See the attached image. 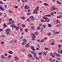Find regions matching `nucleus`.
I'll return each mask as SVG.
<instances>
[{
	"label": "nucleus",
	"mask_w": 62,
	"mask_h": 62,
	"mask_svg": "<svg viewBox=\"0 0 62 62\" xmlns=\"http://www.w3.org/2000/svg\"><path fill=\"white\" fill-rule=\"evenodd\" d=\"M20 29V30L21 32H23V29L22 28H21Z\"/></svg>",
	"instance_id": "c03bdc74"
},
{
	"label": "nucleus",
	"mask_w": 62,
	"mask_h": 62,
	"mask_svg": "<svg viewBox=\"0 0 62 62\" xmlns=\"http://www.w3.org/2000/svg\"><path fill=\"white\" fill-rule=\"evenodd\" d=\"M25 25L24 24H23L22 25V27H25Z\"/></svg>",
	"instance_id": "3c124183"
},
{
	"label": "nucleus",
	"mask_w": 62,
	"mask_h": 62,
	"mask_svg": "<svg viewBox=\"0 0 62 62\" xmlns=\"http://www.w3.org/2000/svg\"><path fill=\"white\" fill-rule=\"evenodd\" d=\"M51 9H52V10H55L56 9V8L52 7L51 8Z\"/></svg>",
	"instance_id": "ddd939ff"
},
{
	"label": "nucleus",
	"mask_w": 62,
	"mask_h": 62,
	"mask_svg": "<svg viewBox=\"0 0 62 62\" xmlns=\"http://www.w3.org/2000/svg\"><path fill=\"white\" fill-rule=\"evenodd\" d=\"M27 8V6H25L24 7L25 9H26Z\"/></svg>",
	"instance_id": "c9c22d12"
},
{
	"label": "nucleus",
	"mask_w": 62,
	"mask_h": 62,
	"mask_svg": "<svg viewBox=\"0 0 62 62\" xmlns=\"http://www.w3.org/2000/svg\"><path fill=\"white\" fill-rule=\"evenodd\" d=\"M43 53V54H44V55H46V53L45 52H44Z\"/></svg>",
	"instance_id": "a19ab883"
},
{
	"label": "nucleus",
	"mask_w": 62,
	"mask_h": 62,
	"mask_svg": "<svg viewBox=\"0 0 62 62\" xmlns=\"http://www.w3.org/2000/svg\"><path fill=\"white\" fill-rule=\"evenodd\" d=\"M30 46L29 44H27L25 45V48H28V47H29V46Z\"/></svg>",
	"instance_id": "7ed1b4c3"
},
{
	"label": "nucleus",
	"mask_w": 62,
	"mask_h": 62,
	"mask_svg": "<svg viewBox=\"0 0 62 62\" xmlns=\"http://www.w3.org/2000/svg\"><path fill=\"white\" fill-rule=\"evenodd\" d=\"M31 59L32 60H35V59L34 58H31Z\"/></svg>",
	"instance_id": "774afa93"
},
{
	"label": "nucleus",
	"mask_w": 62,
	"mask_h": 62,
	"mask_svg": "<svg viewBox=\"0 0 62 62\" xmlns=\"http://www.w3.org/2000/svg\"><path fill=\"white\" fill-rule=\"evenodd\" d=\"M37 29L38 30H39L40 29V27H38L37 28Z\"/></svg>",
	"instance_id": "473e14b6"
},
{
	"label": "nucleus",
	"mask_w": 62,
	"mask_h": 62,
	"mask_svg": "<svg viewBox=\"0 0 62 62\" xmlns=\"http://www.w3.org/2000/svg\"><path fill=\"white\" fill-rule=\"evenodd\" d=\"M15 26H16L14 24H13L11 25V27H15Z\"/></svg>",
	"instance_id": "a211bd4d"
},
{
	"label": "nucleus",
	"mask_w": 62,
	"mask_h": 62,
	"mask_svg": "<svg viewBox=\"0 0 62 62\" xmlns=\"http://www.w3.org/2000/svg\"><path fill=\"white\" fill-rule=\"evenodd\" d=\"M11 56L10 55H9L8 56V58H11Z\"/></svg>",
	"instance_id": "58836bf2"
},
{
	"label": "nucleus",
	"mask_w": 62,
	"mask_h": 62,
	"mask_svg": "<svg viewBox=\"0 0 62 62\" xmlns=\"http://www.w3.org/2000/svg\"><path fill=\"white\" fill-rule=\"evenodd\" d=\"M18 8V7L17 6H16V7H15V8Z\"/></svg>",
	"instance_id": "69168bd1"
},
{
	"label": "nucleus",
	"mask_w": 62,
	"mask_h": 62,
	"mask_svg": "<svg viewBox=\"0 0 62 62\" xmlns=\"http://www.w3.org/2000/svg\"><path fill=\"white\" fill-rule=\"evenodd\" d=\"M9 54H13V52L11 51H9L8 52Z\"/></svg>",
	"instance_id": "4be33fe9"
},
{
	"label": "nucleus",
	"mask_w": 62,
	"mask_h": 62,
	"mask_svg": "<svg viewBox=\"0 0 62 62\" xmlns=\"http://www.w3.org/2000/svg\"><path fill=\"white\" fill-rule=\"evenodd\" d=\"M30 52H31V53H32V54H34L35 53V52H33V51H30Z\"/></svg>",
	"instance_id": "72a5a7b5"
},
{
	"label": "nucleus",
	"mask_w": 62,
	"mask_h": 62,
	"mask_svg": "<svg viewBox=\"0 0 62 62\" xmlns=\"http://www.w3.org/2000/svg\"><path fill=\"white\" fill-rule=\"evenodd\" d=\"M1 58H5V57H4V56H3V55H1Z\"/></svg>",
	"instance_id": "cd10ccee"
},
{
	"label": "nucleus",
	"mask_w": 62,
	"mask_h": 62,
	"mask_svg": "<svg viewBox=\"0 0 62 62\" xmlns=\"http://www.w3.org/2000/svg\"><path fill=\"white\" fill-rule=\"evenodd\" d=\"M14 58L15 59H18V58L16 56Z\"/></svg>",
	"instance_id": "8fccbe9b"
},
{
	"label": "nucleus",
	"mask_w": 62,
	"mask_h": 62,
	"mask_svg": "<svg viewBox=\"0 0 62 62\" xmlns=\"http://www.w3.org/2000/svg\"><path fill=\"white\" fill-rule=\"evenodd\" d=\"M28 56L29 57H32V55H31L30 54H29L28 55Z\"/></svg>",
	"instance_id": "f3484780"
},
{
	"label": "nucleus",
	"mask_w": 62,
	"mask_h": 62,
	"mask_svg": "<svg viewBox=\"0 0 62 62\" xmlns=\"http://www.w3.org/2000/svg\"><path fill=\"white\" fill-rule=\"evenodd\" d=\"M49 60H50V61H51V62H52V59L51 58H50L49 59Z\"/></svg>",
	"instance_id": "603ef678"
},
{
	"label": "nucleus",
	"mask_w": 62,
	"mask_h": 62,
	"mask_svg": "<svg viewBox=\"0 0 62 62\" xmlns=\"http://www.w3.org/2000/svg\"><path fill=\"white\" fill-rule=\"evenodd\" d=\"M42 24H40L39 25V26H40V27H41V26H42Z\"/></svg>",
	"instance_id": "ea45409f"
},
{
	"label": "nucleus",
	"mask_w": 62,
	"mask_h": 62,
	"mask_svg": "<svg viewBox=\"0 0 62 62\" xmlns=\"http://www.w3.org/2000/svg\"><path fill=\"white\" fill-rule=\"evenodd\" d=\"M15 28L16 30H19V27H17L16 26H15Z\"/></svg>",
	"instance_id": "aec40b11"
},
{
	"label": "nucleus",
	"mask_w": 62,
	"mask_h": 62,
	"mask_svg": "<svg viewBox=\"0 0 62 62\" xmlns=\"http://www.w3.org/2000/svg\"><path fill=\"white\" fill-rule=\"evenodd\" d=\"M44 4L45 6H49V5L48 4V3H45Z\"/></svg>",
	"instance_id": "2eb2a0df"
},
{
	"label": "nucleus",
	"mask_w": 62,
	"mask_h": 62,
	"mask_svg": "<svg viewBox=\"0 0 62 62\" xmlns=\"http://www.w3.org/2000/svg\"><path fill=\"white\" fill-rule=\"evenodd\" d=\"M28 12H30V9H28Z\"/></svg>",
	"instance_id": "0e129e2a"
},
{
	"label": "nucleus",
	"mask_w": 62,
	"mask_h": 62,
	"mask_svg": "<svg viewBox=\"0 0 62 62\" xmlns=\"http://www.w3.org/2000/svg\"><path fill=\"white\" fill-rule=\"evenodd\" d=\"M27 20L28 22H30L31 21L29 19H27Z\"/></svg>",
	"instance_id": "e433bc0d"
},
{
	"label": "nucleus",
	"mask_w": 62,
	"mask_h": 62,
	"mask_svg": "<svg viewBox=\"0 0 62 62\" xmlns=\"http://www.w3.org/2000/svg\"><path fill=\"white\" fill-rule=\"evenodd\" d=\"M4 28H6V27H7V25L6 24V23H4L3 24Z\"/></svg>",
	"instance_id": "f8f14e48"
},
{
	"label": "nucleus",
	"mask_w": 62,
	"mask_h": 62,
	"mask_svg": "<svg viewBox=\"0 0 62 62\" xmlns=\"http://www.w3.org/2000/svg\"><path fill=\"white\" fill-rule=\"evenodd\" d=\"M11 22H9V23H8V24L9 25V24H11Z\"/></svg>",
	"instance_id": "37998d69"
},
{
	"label": "nucleus",
	"mask_w": 62,
	"mask_h": 62,
	"mask_svg": "<svg viewBox=\"0 0 62 62\" xmlns=\"http://www.w3.org/2000/svg\"><path fill=\"white\" fill-rule=\"evenodd\" d=\"M37 54L36 53H34L33 54L34 56V58H36V59H37V60H39V58L38 57H37Z\"/></svg>",
	"instance_id": "f257e3e1"
},
{
	"label": "nucleus",
	"mask_w": 62,
	"mask_h": 62,
	"mask_svg": "<svg viewBox=\"0 0 62 62\" xmlns=\"http://www.w3.org/2000/svg\"><path fill=\"white\" fill-rule=\"evenodd\" d=\"M35 11V10L33 12V13H34V14H38V12L37 11Z\"/></svg>",
	"instance_id": "9d476101"
},
{
	"label": "nucleus",
	"mask_w": 62,
	"mask_h": 62,
	"mask_svg": "<svg viewBox=\"0 0 62 62\" xmlns=\"http://www.w3.org/2000/svg\"><path fill=\"white\" fill-rule=\"evenodd\" d=\"M35 35H38V31H36L34 32Z\"/></svg>",
	"instance_id": "5701e85b"
},
{
	"label": "nucleus",
	"mask_w": 62,
	"mask_h": 62,
	"mask_svg": "<svg viewBox=\"0 0 62 62\" xmlns=\"http://www.w3.org/2000/svg\"><path fill=\"white\" fill-rule=\"evenodd\" d=\"M50 14L51 16H53L54 15V13L53 12H51L50 13Z\"/></svg>",
	"instance_id": "7c9ffc66"
},
{
	"label": "nucleus",
	"mask_w": 62,
	"mask_h": 62,
	"mask_svg": "<svg viewBox=\"0 0 62 62\" xmlns=\"http://www.w3.org/2000/svg\"><path fill=\"white\" fill-rule=\"evenodd\" d=\"M58 46L60 48V47L61 46V45H58Z\"/></svg>",
	"instance_id": "13d9d810"
},
{
	"label": "nucleus",
	"mask_w": 62,
	"mask_h": 62,
	"mask_svg": "<svg viewBox=\"0 0 62 62\" xmlns=\"http://www.w3.org/2000/svg\"><path fill=\"white\" fill-rule=\"evenodd\" d=\"M57 2L58 3V4H61V2H59V1H58V0L57 1Z\"/></svg>",
	"instance_id": "c756f323"
},
{
	"label": "nucleus",
	"mask_w": 62,
	"mask_h": 62,
	"mask_svg": "<svg viewBox=\"0 0 62 62\" xmlns=\"http://www.w3.org/2000/svg\"><path fill=\"white\" fill-rule=\"evenodd\" d=\"M56 22L57 23H59V21L58 20H56Z\"/></svg>",
	"instance_id": "864d4df0"
},
{
	"label": "nucleus",
	"mask_w": 62,
	"mask_h": 62,
	"mask_svg": "<svg viewBox=\"0 0 62 62\" xmlns=\"http://www.w3.org/2000/svg\"><path fill=\"white\" fill-rule=\"evenodd\" d=\"M51 16V15H47V17H49Z\"/></svg>",
	"instance_id": "bf43d9fd"
},
{
	"label": "nucleus",
	"mask_w": 62,
	"mask_h": 62,
	"mask_svg": "<svg viewBox=\"0 0 62 62\" xmlns=\"http://www.w3.org/2000/svg\"><path fill=\"white\" fill-rule=\"evenodd\" d=\"M54 44V42H52L51 43V46H53V44Z\"/></svg>",
	"instance_id": "bb28decb"
},
{
	"label": "nucleus",
	"mask_w": 62,
	"mask_h": 62,
	"mask_svg": "<svg viewBox=\"0 0 62 62\" xmlns=\"http://www.w3.org/2000/svg\"><path fill=\"white\" fill-rule=\"evenodd\" d=\"M47 26L48 27H50L52 26V25L51 24H47Z\"/></svg>",
	"instance_id": "4468645a"
},
{
	"label": "nucleus",
	"mask_w": 62,
	"mask_h": 62,
	"mask_svg": "<svg viewBox=\"0 0 62 62\" xmlns=\"http://www.w3.org/2000/svg\"><path fill=\"white\" fill-rule=\"evenodd\" d=\"M58 52L59 54H62V50H58Z\"/></svg>",
	"instance_id": "1a4fd4ad"
},
{
	"label": "nucleus",
	"mask_w": 62,
	"mask_h": 62,
	"mask_svg": "<svg viewBox=\"0 0 62 62\" xmlns=\"http://www.w3.org/2000/svg\"><path fill=\"white\" fill-rule=\"evenodd\" d=\"M55 34H59V32H56L55 33Z\"/></svg>",
	"instance_id": "de8ad7c7"
},
{
	"label": "nucleus",
	"mask_w": 62,
	"mask_h": 62,
	"mask_svg": "<svg viewBox=\"0 0 62 62\" xmlns=\"http://www.w3.org/2000/svg\"><path fill=\"white\" fill-rule=\"evenodd\" d=\"M36 50H39V48L38 47H36Z\"/></svg>",
	"instance_id": "338daca9"
},
{
	"label": "nucleus",
	"mask_w": 62,
	"mask_h": 62,
	"mask_svg": "<svg viewBox=\"0 0 62 62\" xmlns=\"http://www.w3.org/2000/svg\"><path fill=\"white\" fill-rule=\"evenodd\" d=\"M31 48V50L33 51H36V49L34 48V47L33 46H31L30 47Z\"/></svg>",
	"instance_id": "f03ea898"
},
{
	"label": "nucleus",
	"mask_w": 62,
	"mask_h": 62,
	"mask_svg": "<svg viewBox=\"0 0 62 62\" xmlns=\"http://www.w3.org/2000/svg\"><path fill=\"white\" fill-rule=\"evenodd\" d=\"M56 55H57V56H60V55L58 54H56Z\"/></svg>",
	"instance_id": "79ce46f5"
},
{
	"label": "nucleus",
	"mask_w": 62,
	"mask_h": 62,
	"mask_svg": "<svg viewBox=\"0 0 62 62\" xmlns=\"http://www.w3.org/2000/svg\"><path fill=\"white\" fill-rule=\"evenodd\" d=\"M61 18V16H58L57 17V18Z\"/></svg>",
	"instance_id": "49530a36"
},
{
	"label": "nucleus",
	"mask_w": 62,
	"mask_h": 62,
	"mask_svg": "<svg viewBox=\"0 0 62 62\" xmlns=\"http://www.w3.org/2000/svg\"><path fill=\"white\" fill-rule=\"evenodd\" d=\"M10 30V29H7L5 30L6 32H9V31Z\"/></svg>",
	"instance_id": "0eeeda50"
},
{
	"label": "nucleus",
	"mask_w": 62,
	"mask_h": 62,
	"mask_svg": "<svg viewBox=\"0 0 62 62\" xmlns=\"http://www.w3.org/2000/svg\"><path fill=\"white\" fill-rule=\"evenodd\" d=\"M44 49L45 50H48V49H49V48L45 47V48Z\"/></svg>",
	"instance_id": "2f4dec72"
},
{
	"label": "nucleus",
	"mask_w": 62,
	"mask_h": 62,
	"mask_svg": "<svg viewBox=\"0 0 62 62\" xmlns=\"http://www.w3.org/2000/svg\"><path fill=\"white\" fill-rule=\"evenodd\" d=\"M41 42H44V41H43V40H41Z\"/></svg>",
	"instance_id": "e2e57ef3"
},
{
	"label": "nucleus",
	"mask_w": 62,
	"mask_h": 62,
	"mask_svg": "<svg viewBox=\"0 0 62 62\" xmlns=\"http://www.w3.org/2000/svg\"><path fill=\"white\" fill-rule=\"evenodd\" d=\"M38 54L39 55H41V54H42V52H40Z\"/></svg>",
	"instance_id": "dca6fc26"
},
{
	"label": "nucleus",
	"mask_w": 62,
	"mask_h": 62,
	"mask_svg": "<svg viewBox=\"0 0 62 62\" xmlns=\"http://www.w3.org/2000/svg\"><path fill=\"white\" fill-rule=\"evenodd\" d=\"M26 43V42L24 43V42H23L22 43V45H24V44H25Z\"/></svg>",
	"instance_id": "393cba45"
},
{
	"label": "nucleus",
	"mask_w": 62,
	"mask_h": 62,
	"mask_svg": "<svg viewBox=\"0 0 62 62\" xmlns=\"http://www.w3.org/2000/svg\"><path fill=\"white\" fill-rule=\"evenodd\" d=\"M10 31H8L7 32V34L8 35H9L10 34Z\"/></svg>",
	"instance_id": "6ab92c4d"
},
{
	"label": "nucleus",
	"mask_w": 62,
	"mask_h": 62,
	"mask_svg": "<svg viewBox=\"0 0 62 62\" xmlns=\"http://www.w3.org/2000/svg\"><path fill=\"white\" fill-rule=\"evenodd\" d=\"M0 9L2 11H4V10H5V9H4L3 8V7L2 6H0Z\"/></svg>",
	"instance_id": "20e7f679"
},
{
	"label": "nucleus",
	"mask_w": 62,
	"mask_h": 62,
	"mask_svg": "<svg viewBox=\"0 0 62 62\" xmlns=\"http://www.w3.org/2000/svg\"><path fill=\"white\" fill-rule=\"evenodd\" d=\"M5 56H8V54H7L6 53L5 54Z\"/></svg>",
	"instance_id": "5fc2aeb1"
},
{
	"label": "nucleus",
	"mask_w": 62,
	"mask_h": 62,
	"mask_svg": "<svg viewBox=\"0 0 62 62\" xmlns=\"http://www.w3.org/2000/svg\"><path fill=\"white\" fill-rule=\"evenodd\" d=\"M30 19H32L33 20H34L35 19V18H34V16H31L30 17H29Z\"/></svg>",
	"instance_id": "39448f33"
},
{
	"label": "nucleus",
	"mask_w": 62,
	"mask_h": 62,
	"mask_svg": "<svg viewBox=\"0 0 62 62\" xmlns=\"http://www.w3.org/2000/svg\"><path fill=\"white\" fill-rule=\"evenodd\" d=\"M21 18L22 19H25V17L24 16L21 17Z\"/></svg>",
	"instance_id": "a878e982"
},
{
	"label": "nucleus",
	"mask_w": 62,
	"mask_h": 62,
	"mask_svg": "<svg viewBox=\"0 0 62 62\" xmlns=\"http://www.w3.org/2000/svg\"><path fill=\"white\" fill-rule=\"evenodd\" d=\"M3 31V29H1V28H0V31Z\"/></svg>",
	"instance_id": "09e8293b"
},
{
	"label": "nucleus",
	"mask_w": 62,
	"mask_h": 62,
	"mask_svg": "<svg viewBox=\"0 0 62 62\" xmlns=\"http://www.w3.org/2000/svg\"><path fill=\"white\" fill-rule=\"evenodd\" d=\"M42 18L44 20H46V19H49V18H48L46 17H42Z\"/></svg>",
	"instance_id": "9b49d317"
},
{
	"label": "nucleus",
	"mask_w": 62,
	"mask_h": 62,
	"mask_svg": "<svg viewBox=\"0 0 62 62\" xmlns=\"http://www.w3.org/2000/svg\"><path fill=\"white\" fill-rule=\"evenodd\" d=\"M31 28L32 29H35V28L34 26H32L31 27Z\"/></svg>",
	"instance_id": "4c0bfd02"
},
{
	"label": "nucleus",
	"mask_w": 62,
	"mask_h": 62,
	"mask_svg": "<svg viewBox=\"0 0 62 62\" xmlns=\"http://www.w3.org/2000/svg\"><path fill=\"white\" fill-rule=\"evenodd\" d=\"M37 41H38L39 42H40V40H39V39H38L37 40Z\"/></svg>",
	"instance_id": "680f3d73"
},
{
	"label": "nucleus",
	"mask_w": 62,
	"mask_h": 62,
	"mask_svg": "<svg viewBox=\"0 0 62 62\" xmlns=\"http://www.w3.org/2000/svg\"><path fill=\"white\" fill-rule=\"evenodd\" d=\"M12 21V19H9V21H10V22H11V21Z\"/></svg>",
	"instance_id": "6e6d98bb"
},
{
	"label": "nucleus",
	"mask_w": 62,
	"mask_h": 62,
	"mask_svg": "<svg viewBox=\"0 0 62 62\" xmlns=\"http://www.w3.org/2000/svg\"><path fill=\"white\" fill-rule=\"evenodd\" d=\"M39 7H36V9L35 10V11H38L39 10Z\"/></svg>",
	"instance_id": "6e6552de"
},
{
	"label": "nucleus",
	"mask_w": 62,
	"mask_h": 62,
	"mask_svg": "<svg viewBox=\"0 0 62 62\" xmlns=\"http://www.w3.org/2000/svg\"><path fill=\"white\" fill-rule=\"evenodd\" d=\"M41 22L42 23H44V22H45V21H44V20L43 19H42L41 20Z\"/></svg>",
	"instance_id": "c85d7f7f"
},
{
	"label": "nucleus",
	"mask_w": 62,
	"mask_h": 62,
	"mask_svg": "<svg viewBox=\"0 0 62 62\" xmlns=\"http://www.w3.org/2000/svg\"><path fill=\"white\" fill-rule=\"evenodd\" d=\"M60 26V24H58L56 25V26L57 27H58L59 26Z\"/></svg>",
	"instance_id": "a18cd8bd"
},
{
	"label": "nucleus",
	"mask_w": 62,
	"mask_h": 62,
	"mask_svg": "<svg viewBox=\"0 0 62 62\" xmlns=\"http://www.w3.org/2000/svg\"><path fill=\"white\" fill-rule=\"evenodd\" d=\"M14 21H13L12 22H11V24H13L14 23Z\"/></svg>",
	"instance_id": "052dcab7"
},
{
	"label": "nucleus",
	"mask_w": 62,
	"mask_h": 62,
	"mask_svg": "<svg viewBox=\"0 0 62 62\" xmlns=\"http://www.w3.org/2000/svg\"><path fill=\"white\" fill-rule=\"evenodd\" d=\"M45 22H46V23L49 22H50V19H46L45 20Z\"/></svg>",
	"instance_id": "423d86ee"
},
{
	"label": "nucleus",
	"mask_w": 62,
	"mask_h": 62,
	"mask_svg": "<svg viewBox=\"0 0 62 62\" xmlns=\"http://www.w3.org/2000/svg\"><path fill=\"white\" fill-rule=\"evenodd\" d=\"M51 33H50V32H49L47 34V35L48 36H51Z\"/></svg>",
	"instance_id": "b1692460"
},
{
	"label": "nucleus",
	"mask_w": 62,
	"mask_h": 62,
	"mask_svg": "<svg viewBox=\"0 0 62 62\" xmlns=\"http://www.w3.org/2000/svg\"><path fill=\"white\" fill-rule=\"evenodd\" d=\"M42 26L43 27L45 28L46 27V25H42Z\"/></svg>",
	"instance_id": "f704fd0d"
},
{
	"label": "nucleus",
	"mask_w": 62,
	"mask_h": 62,
	"mask_svg": "<svg viewBox=\"0 0 62 62\" xmlns=\"http://www.w3.org/2000/svg\"><path fill=\"white\" fill-rule=\"evenodd\" d=\"M23 41H24V42H26V41H27V40H26V39H23Z\"/></svg>",
	"instance_id": "412c9836"
},
{
	"label": "nucleus",
	"mask_w": 62,
	"mask_h": 62,
	"mask_svg": "<svg viewBox=\"0 0 62 62\" xmlns=\"http://www.w3.org/2000/svg\"><path fill=\"white\" fill-rule=\"evenodd\" d=\"M25 32H27V29H25Z\"/></svg>",
	"instance_id": "4d7b16f0"
}]
</instances>
